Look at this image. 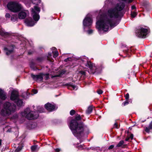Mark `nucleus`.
Returning a JSON list of instances; mask_svg holds the SVG:
<instances>
[{
    "instance_id": "f257e3e1",
    "label": "nucleus",
    "mask_w": 152,
    "mask_h": 152,
    "mask_svg": "<svg viewBox=\"0 0 152 152\" xmlns=\"http://www.w3.org/2000/svg\"><path fill=\"white\" fill-rule=\"evenodd\" d=\"M124 6L123 2H120L117 4L114 7L109 9L103 16L98 15L97 18L96 27L99 33L108 31L109 26L112 27L116 25H112V23L115 19L118 18L119 11L121 10Z\"/></svg>"
},
{
    "instance_id": "f03ea898",
    "label": "nucleus",
    "mask_w": 152,
    "mask_h": 152,
    "mask_svg": "<svg viewBox=\"0 0 152 152\" xmlns=\"http://www.w3.org/2000/svg\"><path fill=\"white\" fill-rule=\"evenodd\" d=\"M69 127L73 134L77 138H80L83 136L84 132L87 129V127L83 123L78 124L75 120L71 121Z\"/></svg>"
},
{
    "instance_id": "7ed1b4c3",
    "label": "nucleus",
    "mask_w": 152,
    "mask_h": 152,
    "mask_svg": "<svg viewBox=\"0 0 152 152\" xmlns=\"http://www.w3.org/2000/svg\"><path fill=\"white\" fill-rule=\"evenodd\" d=\"M37 112L36 114L35 112L31 111L29 108H27L24 111L22 112L21 113V115L28 119L31 120L33 119H35L37 118L39 116L38 112L39 113H42L44 112V109L42 107L38 106L37 107Z\"/></svg>"
},
{
    "instance_id": "20e7f679",
    "label": "nucleus",
    "mask_w": 152,
    "mask_h": 152,
    "mask_svg": "<svg viewBox=\"0 0 152 152\" xmlns=\"http://www.w3.org/2000/svg\"><path fill=\"white\" fill-rule=\"evenodd\" d=\"M40 11L39 8L37 6H35L34 8L31 9V14L34 20L37 22L39 19V16L38 14ZM25 23L27 26H33L36 22H34L30 18L25 20Z\"/></svg>"
},
{
    "instance_id": "39448f33",
    "label": "nucleus",
    "mask_w": 152,
    "mask_h": 152,
    "mask_svg": "<svg viewBox=\"0 0 152 152\" xmlns=\"http://www.w3.org/2000/svg\"><path fill=\"white\" fill-rule=\"evenodd\" d=\"M15 107L14 104L6 102L4 104L3 108L1 110L0 114L3 116H9L14 111Z\"/></svg>"
},
{
    "instance_id": "423d86ee",
    "label": "nucleus",
    "mask_w": 152,
    "mask_h": 152,
    "mask_svg": "<svg viewBox=\"0 0 152 152\" xmlns=\"http://www.w3.org/2000/svg\"><path fill=\"white\" fill-rule=\"evenodd\" d=\"M8 9L14 12H17L22 9V7L20 4L16 2L9 3L7 5Z\"/></svg>"
},
{
    "instance_id": "0eeeda50",
    "label": "nucleus",
    "mask_w": 152,
    "mask_h": 152,
    "mask_svg": "<svg viewBox=\"0 0 152 152\" xmlns=\"http://www.w3.org/2000/svg\"><path fill=\"white\" fill-rule=\"evenodd\" d=\"M18 93L17 91L14 90L11 93L10 99L12 100L15 101L16 100V104L17 105L19 106H21L23 105V102L20 99H19Z\"/></svg>"
},
{
    "instance_id": "6e6552de",
    "label": "nucleus",
    "mask_w": 152,
    "mask_h": 152,
    "mask_svg": "<svg viewBox=\"0 0 152 152\" xmlns=\"http://www.w3.org/2000/svg\"><path fill=\"white\" fill-rule=\"evenodd\" d=\"M148 31L147 29L140 27L136 31V35L139 37L144 38L148 34Z\"/></svg>"
},
{
    "instance_id": "1a4fd4ad",
    "label": "nucleus",
    "mask_w": 152,
    "mask_h": 152,
    "mask_svg": "<svg viewBox=\"0 0 152 152\" xmlns=\"http://www.w3.org/2000/svg\"><path fill=\"white\" fill-rule=\"evenodd\" d=\"M92 23V20L91 18V15L89 14H88L83 22V24L84 29L86 27L91 26Z\"/></svg>"
},
{
    "instance_id": "9d476101",
    "label": "nucleus",
    "mask_w": 152,
    "mask_h": 152,
    "mask_svg": "<svg viewBox=\"0 0 152 152\" xmlns=\"http://www.w3.org/2000/svg\"><path fill=\"white\" fill-rule=\"evenodd\" d=\"M45 108L49 111H52L57 108L55 105L49 103H48L45 105Z\"/></svg>"
},
{
    "instance_id": "9b49d317",
    "label": "nucleus",
    "mask_w": 152,
    "mask_h": 152,
    "mask_svg": "<svg viewBox=\"0 0 152 152\" xmlns=\"http://www.w3.org/2000/svg\"><path fill=\"white\" fill-rule=\"evenodd\" d=\"M85 65L89 68L92 72L94 73L96 72V68L94 64L90 61H87Z\"/></svg>"
},
{
    "instance_id": "f8f14e48",
    "label": "nucleus",
    "mask_w": 152,
    "mask_h": 152,
    "mask_svg": "<svg viewBox=\"0 0 152 152\" xmlns=\"http://www.w3.org/2000/svg\"><path fill=\"white\" fill-rule=\"evenodd\" d=\"M28 14V11L27 10H24L20 11L18 13V18L20 19H24Z\"/></svg>"
},
{
    "instance_id": "ddd939ff",
    "label": "nucleus",
    "mask_w": 152,
    "mask_h": 152,
    "mask_svg": "<svg viewBox=\"0 0 152 152\" xmlns=\"http://www.w3.org/2000/svg\"><path fill=\"white\" fill-rule=\"evenodd\" d=\"M31 77L34 80L41 81L42 80L43 78V74H40L36 75L32 74Z\"/></svg>"
},
{
    "instance_id": "4468645a",
    "label": "nucleus",
    "mask_w": 152,
    "mask_h": 152,
    "mask_svg": "<svg viewBox=\"0 0 152 152\" xmlns=\"http://www.w3.org/2000/svg\"><path fill=\"white\" fill-rule=\"evenodd\" d=\"M13 48L14 47L13 46L4 48V50L6 54L8 55L12 53L13 51Z\"/></svg>"
},
{
    "instance_id": "2eb2a0df",
    "label": "nucleus",
    "mask_w": 152,
    "mask_h": 152,
    "mask_svg": "<svg viewBox=\"0 0 152 152\" xmlns=\"http://www.w3.org/2000/svg\"><path fill=\"white\" fill-rule=\"evenodd\" d=\"M7 98L6 94L0 88V99L4 100Z\"/></svg>"
},
{
    "instance_id": "dca6fc26",
    "label": "nucleus",
    "mask_w": 152,
    "mask_h": 152,
    "mask_svg": "<svg viewBox=\"0 0 152 152\" xmlns=\"http://www.w3.org/2000/svg\"><path fill=\"white\" fill-rule=\"evenodd\" d=\"M92 106H89L88 107L87 110L86 111V113L88 114H89L91 113L92 111Z\"/></svg>"
},
{
    "instance_id": "f3484780",
    "label": "nucleus",
    "mask_w": 152,
    "mask_h": 152,
    "mask_svg": "<svg viewBox=\"0 0 152 152\" xmlns=\"http://www.w3.org/2000/svg\"><path fill=\"white\" fill-rule=\"evenodd\" d=\"M150 129H152V123H151L150 124L148 128H146L145 131L146 132H149Z\"/></svg>"
},
{
    "instance_id": "a211bd4d",
    "label": "nucleus",
    "mask_w": 152,
    "mask_h": 152,
    "mask_svg": "<svg viewBox=\"0 0 152 152\" xmlns=\"http://www.w3.org/2000/svg\"><path fill=\"white\" fill-rule=\"evenodd\" d=\"M17 19V16L16 15H13L11 18V20L13 22L16 21Z\"/></svg>"
},
{
    "instance_id": "6ab92c4d",
    "label": "nucleus",
    "mask_w": 152,
    "mask_h": 152,
    "mask_svg": "<svg viewBox=\"0 0 152 152\" xmlns=\"http://www.w3.org/2000/svg\"><path fill=\"white\" fill-rule=\"evenodd\" d=\"M69 87L72 88L74 90H76L77 89V86L74 85H70Z\"/></svg>"
},
{
    "instance_id": "aec40b11",
    "label": "nucleus",
    "mask_w": 152,
    "mask_h": 152,
    "mask_svg": "<svg viewBox=\"0 0 152 152\" xmlns=\"http://www.w3.org/2000/svg\"><path fill=\"white\" fill-rule=\"evenodd\" d=\"M52 53L53 54L54 58L56 57L58 55V52L57 51H53Z\"/></svg>"
},
{
    "instance_id": "412c9836",
    "label": "nucleus",
    "mask_w": 152,
    "mask_h": 152,
    "mask_svg": "<svg viewBox=\"0 0 152 152\" xmlns=\"http://www.w3.org/2000/svg\"><path fill=\"white\" fill-rule=\"evenodd\" d=\"M124 143V142L123 140L121 141L117 145V147H119L121 146Z\"/></svg>"
},
{
    "instance_id": "4be33fe9",
    "label": "nucleus",
    "mask_w": 152,
    "mask_h": 152,
    "mask_svg": "<svg viewBox=\"0 0 152 152\" xmlns=\"http://www.w3.org/2000/svg\"><path fill=\"white\" fill-rule=\"evenodd\" d=\"M8 34V33L6 32L3 31H0V34L2 36H4Z\"/></svg>"
},
{
    "instance_id": "5701e85b",
    "label": "nucleus",
    "mask_w": 152,
    "mask_h": 152,
    "mask_svg": "<svg viewBox=\"0 0 152 152\" xmlns=\"http://www.w3.org/2000/svg\"><path fill=\"white\" fill-rule=\"evenodd\" d=\"M22 146H18L17 148L15 150V152H19L22 149Z\"/></svg>"
},
{
    "instance_id": "b1692460",
    "label": "nucleus",
    "mask_w": 152,
    "mask_h": 152,
    "mask_svg": "<svg viewBox=\"0 0 152 152\" xmlns=\"http://www.w3.org/2000/svg\"><path fill=\"white\" fill-rule=\"evenodd\" d=\"M41 0H34L32 1V2L34 4H37L40 3Z\"/></svg>"
},
{
    "instance_id": "393cba45",
    "label": "nucleus",
    "mask_w": 152,
    "mask_h": 152,
    "mask_svg": "<svg viewBox=\"0 0 152 152\" xmlns=\"http://www.w3.org/2000/svg\"><path fill=\"white\" fill-rule=\"evenodd\" d=\"M37 148V145L32 146L31 147V150L33 151H34L36 150Z\"/></svg>"
},
{
    "instance_id": "a878e982",
    "label": "nucleus",
    "mask_w": 152,
    "mask_h": 152,
    "mask_svg": "<svg viewBox=\"0 0 152 152\" xmlns=\"http://www.w3.org/2000/svg\"><path fill=\"white\" fill-rule=\"evenodd\" d=\"M131 14L132 18H134L137 15L136 13L134 12H132Z\"/></svg>"
},
{
    "instance_id": "bb28decb",
    "label": "nucleus",
    "mask_w": 152,
    "mask_h": 152,
    "mask_svg": "<svg viewBox=\"0 0 152 152\" xmlns=\"http://www.w3.org/2000/svg\"><path fill=\"white\" fill-rule=\"evenodd\" d=\"M44 77L46 80L48 79L49 78V74H43V78Z\"/></svg>"
},
{
    "instance_id": "cd10ccee",
    "label": "nucleus",
    "mask_w": 152,
    "mask_h": 152,
    "mask_svg": "<svg viewBox=\"0 0 152 152\" xmlns=\"http://www.w3.org/2000/svg\"><path fill=\"white\" fill-rule=\"evenodd\" d=\"M75 113V112L74 110H72L70 112V114L71 115H74Z\"/></svg>"
},
{
    "instance_id": "c85d7f7f",
    "label": "nucleus",
    "mask_w": 152,
    "mask_h": 152,
    "mask_svg": "<svg viewBox=\"0 0 152 152\" xmlns=\"http://www.w3.org/2000/svg\"><path fill=\"white\" fill-rule=\"evenodd\" d=\"M75 119L77 120H79L81 119V117L80 115H78L75 117Z\"/></svg>"
},
{
    "instance_id": "c756f323",
    "label": "nucleus",
    "mask_w": 152,
    "mask_h": 152,
    "mask_svg": "<svg viewBox=\"0 0 152 152\" xmlns=\"http://www.w3.org/2000/svg\"><path fill=\"white\" fill-rule=\"evenodd\" d=\"M129 95L128 93L125 96V99L126 100H127L129 98Z\"/></svg>"
},
{
    "instance_id": "7c9ffc66",
    "label": "nucleus",
    "mask_w": 152,
    "mask_h": 152,
    "mask_svg": "<svg viewBox=\"0 0 152 152\" xmlns=\"http://www.w3.org/2000/svg\"><path fill=\"white\" fill-rule=\"evenodd\" d=\"M129 102L127 101H126L125 102L123 103V104L124 106H125L129 104Z\"/></svg>"
},
{
    "instance_id": "2f4dec72",
    "label": "nucleus",
    "mask_w": 152,
    "mask_h": 152,
    "mask_svg": "<svg viewBox=\"0 0 152 152\" xmlns=\"http://www.w3.org/2000/svg\"><path fill=\"white\" fill-rule=\"evenodd\" d=\"M97 92L99 94H100L102 93L103 91L101 90H99L97 91Z\"/></svg>"
},
{
    "instance_id": "473e14b6",
    "label": "nucleus",
    "mask_w": 152,
    "mask_h": 152,
    "mask_svg": "<svg viewBox=\"0 0 152 152\" xmlns=\"http://www.w3.org/2000/svg\"><path fill=\"white\" fill-rule=\"evenodd\" d=\"M87 32L88 34H91L93 32V30L91 29L89 30Z\"/></svg>"
},
{
    "instance_id": "72a5a7b5",
    "label": "nucleus",
    "mask_w": 152,
    "mask_h": 152,
    "mask_svg": "<svg viewBox=\"0 0 152 152\" xmlns=\"http://www.w3.org/2000/svg\"><path fill=\"white\" fill-rule=\"evenodd\" d=\"M10 15L8 13H7L6 14V15H5V17L6 18H10Z\"/></svg>"
},
{
    "instance_id": "f704fd0d",
    "label": "nucleus",
    "mask_w": 152,
    "mask_h": 152,
    "mask_svg": "<svg viewBox=\"0 0 152 152\" xmlns=\"http://www.w3.org/2000/svg\"><path fill=\"white\" fill-rule=\"evenodd\" d=\"M114 147V145H111L109 147L108 149H112Z\"/></svg>"
},
{
    "instance_id": "c9c22d12",
    "label": "nucleus",
    "mask_w": 152,
    "mask_h": 152,
    "mask_svg": "<svg viewBox=\"0 0 152 152\" xmlns=\"http://www.w3.org/2000/svg\"><path fill=\"white\" fill-rule=\"evenodd\" d=\"M114 128H118V125L116 123H115L114 124Z\"/></svg>"
},
{
    "instance_id": "e433bc0d",
    "label": "nucleus",
    "mask_w": 152,
    "mask_h": 152,
    "mask_svg": "<svg viewBox=\"0 0 152 152\" xmlns=\"http://www.w3.org/2000/svg\"><path fill=\"white\" fill-rule=\"evenodd\" d=\"M33 92L34 94H36L37 93V91L36 90H34L33 91Z\"/></svg>"
},
{
    "instance_id": "4c0bfd02",
    "label": "nucleus",
    "mask_w": 152,
    "mask_h": 152,
    "mask_svg": "<svg viewBox=\"0 0 152 152\" xmlns=\"http://www.w3.org/2000/svg\"><path fill=\"white\" fill-rule=\"evenodd\" d=\"M56 151L57 152H59L60 151V149L59 148H56L55 149Z\"/></svg>"
},
{
    "instance_id": "58836bf2",
    "label": "nucleus",
    "mask_w": 152,
    "mask_h": 152,
    "mask_svg": "<svg viewBox=\"0 0 152 152\" xmlns=\"http://www.w3.org/2000/svg\"><path fill=\"white\" fill-rule=\"evenodd\" d=\"M133 134H131L130 137H129V139L130 138L131 140H132L133 139Z\"/></svg>"
},
{
    "instance_id": "ea45409f",
    "label": "nucleus",
    "mask_w": 152,
    "mask_h": 152,
    "mask_svg": "<svg viewBox=\"0 0 152 152\" xmlns=\"http://www.w3.org/2000/svg\"><path fill=\"white\" fill-rule=\"evenodd\" d=\"M51 53H48V58H50V56H51Z\"/></svg>"
},
{
    "instance_id": "a19ab883",
    "label": "nucleus",
    "mask_w": 152,
    "mask_h": 152,
    "mask_svg": "<svg viewBox=\"0 0 152 152\" xmlns=\"http://www.w3.org/2000/svg\"><path fill=\"white\" fill-rule=\"evenodd\" d=\"M132 10H134L136 9V7L134 6H132Z\"/></svg>"
},
{
    "instance_id": "79ce46f5",
    "label": "nucleus",
    "mask_w": 152,
    "mask_h": 152,
    "mask_svg": "<svg viewBox=\"0 0 152 152\" xmlns=\"http://www.w3.org/2000/svg\"><path fill=\"white\" fill-rule=\"evenodd\" d=\"M71 58H68L66 59H65L64 61H66V62H67V61L68 60H69V59H71Z\"/></svg>"
},
{
    "instance_id": "37998d69",
    "label": "nucleus",
    "mask_w": 152,
    "mask_h": 152,
    "mask_svg": "<svg viewBox=\"0 0 152 152\" xmlns=\"http://www.w3.org/2000/svg\"><path fill=\"white\" fill-rule=\"evenodd\" d=\"M80 73L82 74H85V72H83V71H81L80 72Z\"/></svg>"
},
{
    "instance_id": "c03bdc74",
    "label": "nucleus",
    "mask_w": 152,
    "mask_h": 152,
    "mask_svg": "<svg viewBox=\"0 0 152 152\" xmlns=\"http://www.w3.org/2000/svg\"><path fill=\"white\" fill-rule=\"evenodd\" d=\"M132 0H129L128 1V2L129 3H131L132 1Z\"/></svg>"
},
{
    "instance_id": "a18cd8bd",
    "label": "nucleus",
    "mask_w": 152,
    "mask_h": 152,
    "mask_svg": "<svg viewBox=\"0 0 152 152\" xmlns=\"http://www.w3.org/2000/svg\"><path fill=\"white\" fill-rule=\"evenodd\" d=\"M52 49L53 50H54L56 49V48L55 47H53L52 48Z\"/></svg>"
},
{
    "instance_id": "49530a36",
    "label": "nucleus",
    "mask_w": 152,
    "mask_h": 152,
    "mask_svg": "<svg viewBox=\"0 0 152 152\" xmlns=\"http://www.w3.org/2000/svg\"><path fill=\"white\" fill-rule=\"evenodd\" d=\"M129 138H127L126 139V141H128L129 139Z\"/></svg>"
},
{
    "instance_id": "de8ad7c7",
    "label": "nucleus",
    "mask_w": 152,
    "mask_h": 152,
    "mask_svg": "<svg viewBox=\"0 0 152 152\" xmlns=\"http://www.w3.org/2000/svg\"><path fill=\"white\" fill-rule=\"evenodd\" d=\"M1 140H0V145H1Z\"/></svg>"
},
{
    "instance_id": "09e8293b",
    "label": "nucleus",
    "mask_w": 152,
    "mask_h": 152,
    "mask_svg": "<svg viewBox=\"0 0 152 152\" xmlns=\"http://www.w3.org/2000/svg\"><path fill=\"white\" fill-rule=\"evenodd\" d=\"M57 76H58L55 75V76H53V77H57Z\"/></svg>"
},
{
    "instance_id": "8fccbe9b",
    "label": "nucleus",
    "mask_w": 152,
    "mask_h": 152,
    "mask_svg": "<svg viewBox=\"0 0 152 152\" xmlns=\"http://www.w3.org/2000/svg\"><path fill=\"white\" fill-rule=\"evenodd\" d=\"M129 129H131V127H129Z\"/></svg>"
},
{
    "instance_id": "3c124183",
    "label": "nucleus",
    "mask_w": 152,
    "mask_h": 152,
    "mask_svg": "<svg viewBox=\"0 0 152 152\" xmlns=\"http://www.w3.org/2000/svg\"><path fill=\"white\" fill-rule=\"evenodd\" d=\"M122 1H126L127 0H122Z\"/></svg>"
}]
</instances>
